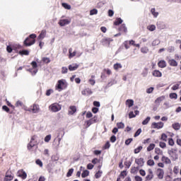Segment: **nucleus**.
I'll list each match as a JSON object with an SVG mask.
<instances>
[{
    "label": "nucleus",
    "instance_id": "0e129e2a",
    "mask_svg": "<svg viewBox=\"0 0 181 181\" xmlns=\"http://www.w3.org/2000/svg\"><path fill=\"white\" fill-rule=\"evenodd\" d=\"M31 66L33 69H37V62H36V61H33L31 62Z\"/></svg>",
    "mask_w": 181,
    "mask_h": 181
},
{
    "label": "nucleus",
    "instance_id": "69168bd1",
    "mask_svg": "<svg viewBox=\"0 0 181 181\" xmlns=\"http://www.w3.org/2000/svg\"><path fill=\"white\" fill-rule=\"evenodd\" d=\"M16 107H23V103H22L21 100H18L16 103Z\"/></svg>",
    "mask_w": 181,
    "mask_h": 181
},
{
    "label": "nucleus",
    "instance_id": "de8ad7c7",
    "mask_svg": "<svg viewBox=\"0 0 181 181\" xmlns=\"http://www.w3.org/2000/svg\"><path fill=\"white\" fill-rule=\"evenodd\" d=\"M62 6L65 9H71V6H70V4H69L67 3H62Z\"/></svg>",
    "mask_w": 181,
    "mask_h": 181
},
{
    "label": "nucleus",
    "instance_id": "393cba45",
    "mask_svg": "<svg viewBox=\"0 0 181 181\" xmlns=\"http://www.w3.org/2000/svg\"><path fill=\"white\" fill-rule=\"evenodd\" d=\"M6 50H7L8 53H12V52H13V50H15V52H16V49H15V46L12 47L11 45H7Z\"/></svg>",
    "mask_w": 181,
    "mask_h": 181
},
{
    "label": "nucleus",
    "instance_id": "20e7f679",
    "mask_svg": "<svg viewBox=\"0 0 181 181\" xmlns=\"http://www.w3.org/2000/svg\"><path fill=\"white\" fill-rule=\"evenodd\" d=\"M49 110L52 111V112H57L62 110V107L57 103H53L49 106Z\"/></svg>",
    "mask_w": 181,
    "mask_h": 181
},
{
    "label": "nucleus",
    "instance_id": "0eeeda50",
    "mask_svg": "<svg viewBox=\"0 0 181 181\" xmlns=\"http://www.w3.org/2000/svg\"><path fill=\"white\" fill-rule=\"evenodd\" d=\"M13 180V175L9 174V170H7L4 178V181H12Z\"/></svg>",
    "mask_w": 181,
    "mask_h": 181
},
{
    "label": "nucleus",
    "instance_id": "a211bd4d",
    "mask_svg": "<svg viewBox=\"0 0 181 181\" xmlns=\"http://www.w3.org/2000/svg\"><path fill=\"white\" fill-rule=\"evenodd\" d=\"M18 54L21 56H29V50L28 49H23L18 52Z\"/></svg>",
    "mask_w": 181,
    "mask_h": 181
},
{
    "label": "nucleus",
    "instance_id": "4468645a",
    "mask_svg": "<svg viewBox=\"0 0 181 181\" xmlns=\"http://www.w3.org/2000/svg\"><path fill=\"white\" fill-rule=\"evenodd\" d=\"M77 111V107L76 106H70L69 107V114L70 115H73L75 114V112Z\"/></svg>",
    "mask_w": 181,
    "mask_h": 181
},
{
    "label": "nucleus",
    "instance_id": "9b49d317",
    "mask_svg": "<svg viewBox=\"0 0 181 181\" xmlns=\"http://www.w3.org/2000/svg\"><path fill=\"white\" fill-rule=\"evenodd\" d=\"M135 163L142 168L144 165H145V160H144V158H136L135 159Z\"/></svg>",
    "mask_w": 181,
    "mask_h": 181
},
{
    "label": "nucleus",
    "instance_id": "f03ea898",
    "mask_svg": "<svg viewBox=\"0 0 181 181\" xmlns=\"http://www.w3.org/2000/svg\"><path fill=\"white\" fill-rule=\"evenodd\" d=\"M67 82L64 79L59 80L56 85V90L58 91H62V90H66L67 88Z\"/></svg>",
    "mask_w": 181,
    "mask_h": 181
},
{
    "label": "nucleus",
    "instance_id": "a878e982",
    "mask_svg": "<svg viewBox=\"0 0 181 181\" xmlns=\"http://www.w3.org/2000/svg\"><path fill=\"white\" fill-rule=\"evenodd\" d=\"M89 175H90V171H88V170H84L81 173V177L84 179L87 177V176H88Z\"/></svg>",
    "mask_w": 181,
    "mask_h": 181
},
{
    "label": "nucleus",
    "instance_id": "774afa93",
    "mask_svg": "<svg viewBox=\"0 0 181 181\" xmlns=\"http://www.w3.org/2000/svg\"><path fill=\"white\" fill-rule=\"evenodd\" d=\"M134 180H135L136 181H142V178H141V177L139 176V175H136V176L134 177Z\"/></svg>",
    "mask_w": 181,
    "mask_h": 181
},
{
    "label": "nucleus",
    "instance_id": "72a5a7b5",
    "mask_svg": "<svg viewBox=\"0 0 181 181\" xmlns=\"http://www.w3.org/2000/svg\"><path fill=\"white\" fill-rule=\"evenodd\" d=\"M147 29L150 32H153L154 30H156V26H155V25H150L147 26Z\"/></svg>",
    "mask_w": 181,
    "mask_h": 181
},
{
    "label": "nucleus",
    "instance_id": "2f4dec72",
    "mask_svg": "<svg viewBox=\"0 0 181 181\" xmlns=\"http://www.w3.org/2000/svg\"><path fill=\"white\" fill-rule=\"evenodd\" d=\"M163 100H165V96H160L158 97L156 100L155 103L156 104H160V103H162V101H163Z\"/></svg>",
    "mask_w": 181,
    "mask_h": 181
},
{
    "label": "nucleus",
    "instance_id": "b1692460",
    "mask_svg": "<svg viewBox=\"0 0 181 181\" xmlns=\"http://www.w3.org/2000/svg\"><path fill=\"white\" fill-rule=\"evenodd\" d=\"M162 161L165 162V163H167L168 165H170V163H172V161L170 159L165 156L162 157Z\"/></svg>",
    "mask_w": 181,
    "mask_h": 181
},
{
    "label": "nucleus",
    "instance_id": "c9c22d12",
    "mask_svg": "<svg viewBox=\"0 0 181 181\" xmlns=\"http://www.w3.org/2000/svg\"><path fill=\"white\" fill-rule=\"evenodd\" d=\"M127 175H128V173H127V170H124L120 173L119 177H122V179H125V176H127Z\"/></svg>",
    "mask_w": 181,
    "mask_h": 181
},
{
    "label": "nucleus",
    "instance_id": "412c9836",
    "mask_svg": "<svg viewBox=\"0 0 181 181\" xmlns=\"http://www.w3.org/2000/svg\"><path fill=\"white\" fill-rule=\"evenodd\" d=\"M172 127L175 131H179V129H180V124L179 122H175L172 124Z\"/></svg>",
    "mask_w": 181,
    "mask_h": 181
},
{
    "label": "nucleus",
    "instance_id": "dca6fc26",
    "mask_svg": "<svg viewBox=\"0 0 181 181\" xmlns=\"http://www.w3.org/2000/svg\"><path fill=\"white\" fill-rule=\"evenodd\" d=\"M119 32H124V33H127L128 32V29L127 28V26L125 24H122L120 27L119 28Z\"/></svg>",
    "mask_w": 181,
    "mask_h": 181
},
{
    "label": "nucleus",
    "instance_id": "ddd939ff",
    "mask_svg": "<svg viewBox=\"0 0 181 181\" xmlns=\"http://www.w3.org/2000/svg\"><path fill=\"white\" fill-rule=\"evenodd\" d=\"M40 110V108L39 107V105L34 104L32 107V112H33V114H37V112H39Z\"/></svg>",
    "mask_w": 181,
    "mask_h": 181
},
{
    "label": "nucleus",
    "instance_id": "4d7b16f0",
    "mask_svg": "<svg viewBox=\"0 0 181 181\" xmlns=\"http://www.w3.org/2000/svg\"><path fill=\"white\" fill-rule=\"evenodd\" d=\"M167 51L168 52V53H173V52H175V47L173 46H170L168 47Z\"/></svg>",
    "mask_w": 181,
    "mask_h": 181
},
{
    "label": "nucleus",
    "instance_id": "3c124183",
    "mask_svg": "<svg viewBox=\"0 0 181 181\" xmlns=\"http://www.w3.org/2000/svg\"><path fill=\"white\" fill-rule=\"evenodd\" d=\"M160 40H154L151 43L152 46H158V45H160Z\"/></svg>",
    "mask_w": 181,
    "mask_h": 181
},
{
    "label": "nucleus",
    "instance_id": "e433bc0d",
    "mask_svg": "<svg viewBox=\"0 0 181 181\" xmlns=\"http://www.w3.org/2000/svg\"><path fill=\"white\" fill-rule=\"evenodd\" d=\"M2 110H3V111H5L6 112H8L9 114H12V112H11V110L6 105H3L2 106Z\"/></svg>",
    "mask_w": 181,
    "mask_h": 181
},
{
    "label": "nucleus",
    "instance_id": "864d4df0",
    "mask_svg": "<svg viewBox=\"0 0 181 181\" xmlns=\"http://www.w3.org/2000/svg\"><path fill=\"white\" fill-rule=\"evenodd\" d=\"M97 13H98V10H97L96 8H93V9L90 10V16L97 15Z\"/></svg>",
    "mask_w": 181,
    "mask_h": 181
},
{
    "label": "nucleus",
    "instance_id": "5fc2aeb1",
    "mask_svg": "<svg viewBox=\"0 0 181 181\" xmlns=\"http://www.w3.org/2000/svg\"><path fill=\"white\" fill-rule=\"evenodd\" d=\"M155 152L157 155H163V151H162V150H160V148H156Z\"/></svg>",
    "mask_w": 181,
    "mask_h": 181
},
{
    "label": "nucleus",
    "instance_id": "37998d69",
    "mask_svg": "<svg viewBox=\"0 0 181 181\" xmlns=\"http://www.w3.org/2000/svg\"><path fill=\"white\" fill-rule=\"evenodd\" d=\"M69 71V69L66 66H62V74H67Z\"/></svg>",
    "mask_w": 181,
    "mask_h": 181
},
{
    "label": "nucleus",
    "instance_id": "e2e57ef3",
    "mask_svg": "<svg viewBox=\"0 0 181 181\" xmlns=\"http://www.w3.org/2000/svg\"><path fill=\"white\" fill-rule=\"evenodd\" d=\"M42 62L44 63H46L47 64H49V63H50V59L47 58V57H43L42 58Z\"/></svg>",
    "mask_w": 181,
    "mask_h": 181
},
{
    "label": "nucleus",
    "instance_id": "58836bf2",
    "mask_svg": "<svg viewBox=\"0 0 181 181\" xmlns=\"http://www.w3.org/2000/svg\"><path fill=\"white\" fill-rule=\"evenodd\" d=\"M151 121V117H147L143 122L142 125H148L149 122Z\"/></svg>",
    "mask_w": 181,
    "mask_h": 181
},
{
    "label": "nucleus",
    "instance_id": "a19ab883",
    "mask_svg": "<svg viewBox=\"0 0 181 181\" xmlns=\"http://www.w3.org/2000/svg\"><path fill=\"white\" fill-rule=\"evenodd\" d=\"M142 132V129L139 128L136 130V132L134 133V138H136V136H139L141 135V133Z\"/></svg>",
    "mask_w": 181,
    "mask_h": 181
},
{
    "label": "nucleus",
    "instance_id": "bf43d9fd",
    "mask_svg": "<svg viewBox=\"0 0 181 181\" xmlns=\"http://www.w3.org/2000/svg\"><path fill=\"white\" fill-rule=\"evenodd\" d=\"M131 165H132V160L131 161L124 162V165L127 167V169H129V168H131Z\"/></svg>",
    "mask_w": 181,
    "mask_h": 181
},
{
    "label": "nucleus",
    "instance_id": "f8f14e48",
    "mask_svg": "<svg viewBox=\"0 0 181 181\" xmlns=\"http://www.w3.org/2000/svg\"><path fill=\"white\" fill-rule=\"evenodd\" d=\"M68 69L69 71H75V70H77L78 69V64H70L69 65Z\"/></svg>",
    "mask_w": 181,
    "mask_h": 181
},
{
    "label": "nucleus",
    "instance_id": "f704fd0d",
    "mask_svg": "<svg viewBox=\"0 0 181 181\" xmlns=\"http://www.w3.org/2000/svg\"><path fill=\"white\" fill-rule=\"evenodd\" d=\"M155 144H150V145L147 147V151L151 152V151H153L155 149Z\"/></svg>",
    "mask_w": 181,
    "mask_h": 181
},
{
    "label": "nucleus",
    "instance_id": "4be33fe9",
    "mask_svg": "<svg viewBox=\"0 0 181 181\" xmlns=\"http://www.w3.org/2000/svg\"><path fill=\"white\" fill-rule=\"evenodd\" d=\"M168 63H169L170 66H172L173 67H177V62H176V60H175V59H170L168 61Z\"/></svg>",
    "mask_w": 181,
    "mask_h": 181
},
{
    "label": "nucleus",
    "instance_id": "f3484780",
    "mask_svg": "<svg viewBox=\"0 0 181 181\" xmlns=\"http://www.w3.org/2000/svg\"><path fill=\"white\" fill-rule=\"evenodd\" d=\"M152 74L154 77H162V72H160L159 70H154L152 72Z\"/></svg>",
    "mask_w": 181,
    "mask_h": 181
},
{
    "label": "nucleus",
    "instance_id": "8fccbe9b",
    "mask_svg": "<svg viewBox=\"0 0 181 181\" xmlns=\"http://www.w3.org/2000/svg\"><path fill=\"white\" fill-rule=\"evenodd\" d=\"M143 147L142 146H138L136 148L134 149V153H139V152H141V151H142Z\"/></svg>",
    "mask_w": 181,
    "mask_h": 181
},
{
    "label": "nucleus",
    "instance_id": "2eb2a0df",
    "mask_svg": "<svg viewBox=\"0 0 181 181\" xmlns=\"http://www.w3.org/2000/svg\"><path fill=\"white\" fill-rule=\"evenodd\" d=\"M46 37V30H42L40 34L38 35L37 39L38 40H43Z\"/></svg>",
    "mask_w": 181,
    "mask_h": 181
},
{
    "label": "nucleus",
    "instance_id": "6e6552de",
    "mask_svg": "<svg viewBox=\"0 0 181 181\" xmlns=\"http://www.w3.org/2000/svg\"><path fill=\"white\" fill-rule=\"evenodd\" d=\"M71 21L69 19H62L59 21V26H66V25H69L71 23Z\"/></svg>",
    "mask_w": 181,
    "mask_h": 181
},
{
    "label": "nucleus",
    "instance_id": "c03bdc74",
    "mask_svg": "<svg viewBox=\"0 0 181 181\" xmlns=\"http://www.w3.org/2000/svg\"><path fill=\"white\" fill-rule=\"evenodd\" d=\"M148 166H154L155 165V161L152 159H149L147 161Z\"/></svg>",
    "mask_w": 181,
    "mask_h": 181
},
{
    "label": "nucleus",
    "instance_id": "338daca9",
    "mask_svg": "<svg viewBox=\"0 0 181 181\" xmlns=\"http://www.w3.org/2000/svg\"><path fill=\"white\" fill-rule=\"evenodd\" d=\"M110 142H112V144H114V142H115V141H117V136H115V135H112L110 139Z\"/></svg>",
    "mask_w": 181,
    "mask_h": 181
},
{
    "label": "nucleus",
    "instance_id": "09e8293b",
    "mask_svg": "<svg viewBox=\"0 0 181 181\" xmlns=\"http://www.w3.org/2000/svg\"><path fill=\"white\" fill-rule=\"evenodd\" d=\"M51 139H52V134H48L45 137L44 141L45 142H49Z\"/></svg>",
    "mask_w": 181,
    "mask_h": 181
},
{
    "label": "nucleus",
    "instance_id": "4c0bfd02",
    "mask_svg": "<svg viewBox=\"0 0 181 181\" xmlns=\"http://www.w3.org/2000/svg\"><path fill=\"white\" fill-rule=\"evenodd\" d=\"M73 172H74V168H70L66 173V177H71L73 175Z\"/></svg>",
    "mask_w": 181,
    "mask_h": 181
},
{
    "label": "nucleus",
    "instance_id": "9d476101",
    "mask_svg": "<svg viewBox=\"0 0 181 181\" xmlns=\"http://www.w3.org/2000/svg\"><path fill=\"white\" fill-rule=\"evenodd\" d=\"M165 175V171L163 169L158 168L157 169V176L158 179H163V176Z\"/></svg>",
    "mask_w": 181,
    "mask_h": 181
},
{
    "label": "nucleus",
    "instance_id": "1a4fd4ad",
    "mask_svg": "<svg viewBox=\"0 0 181 181\" xmlns=\"http://www.w3.org/2000/svg\"><path fill=\"white\" fill-rule=\"evenodd\" d=\"M18 177H21L23 180H25L26 177H28V174H26V172L23 171V170L18 171L17 173Z\"/></svg>",
    "mask_w": 181,
    "mask_h": 181
},
{
    "label": "nucleus",
    "instance_id": "7c9ffc66",
    "mask_svg": "<svg viewBox=\"0 0 181 181\" xmlns=\"http://www.w3.org/2000/svg\"><path fill=\"white\" fill-rule=\"evenodd\" d=\"M102 40L103 41V43H106V45H110V43L112 42V39L110 37L103 38Z\"/></svg>",
    "mask_w": 181,
    "mask_h": 181
},
{
    "label": "nucleus",
    "instance_id": "13d9d810",
    "mask_svg": "<svg viewBox=\"0 0 181 181\" xmlns=\"http://www.w3.org/2000/svg\"><path fill=\"white\" fill-rule=\"evenodd\" d=\"M141 76H143V77H146V76H148V68H145L142 73H141Z\"/></svg>",
    "mask_w": 181,
    "mask_h": 181
},
{
    "label": "nucleus",
    "instance_id": "7ed1b4c3",
    "mask_svg": "<svg viewBox=\"0 0 181 181\" xmlns=\"http://www.w3.org/2000/svg\"><path fill=\"white\" fill-rule=\"evenodd\" d=\"M36 138H37V136L36 135H34L31 137L30 142L27 145V149H28V151H31L32 148H35V146L37 148V145H39V142H37V140H36Z\"/></svg>",
    "mask_w": 181,
    "mask_h": 181
},
{
    "label": "nucleus",
    "instance_id": "473e14b6",
    "mask_svg": "<svg viewBox=\"0 0 181 181\" xmlns=\"http://www.w3.org/2000/svg\"><path fill=\"white\" fill-rule=\"evenodd\" d=\"M170 98H171V100H177V93H171L169 95Z\"/></svg>",
    "mask_w": 181,
    "mask_h": 181
},
{
    "label": "nucleus",
    "instance_id": "603ef678",
    "mask_svg": "<svg viewBox=\"0 0 181 181\" xmlns=\"http://www.w3.org/2000/svg\"><path fill=\"white\" fill-rule=\"evenodd\" d=\"M35 163L36 165H38V166L40 168H42L43 167V163L42 162V160H40V159H37L35 160Z\"/></svg>",
    "mask_w": 181,
    "mask_h": 181
},
{
    "label": "nucleus",
    "instance_id": "6e6d98bb",
    "mask_svg": "<svg viewBox=\"0 0 181 181\" xmlns=\"http://www.w3.org/2000/svg\"><path fill=\"white\" fill-rule=\"evenodd\" d=\"M160 139H161L162 141H164L165 142H166V141H167V139H168V135H166V134H165V133H163V134H161V138H160Z\"/></svg>",
    "mask_w": 181,
    "mask_h": 181
},
{
    "label": "nucleus",
    "instance_id": "c85d7f7f",
    "mask_svg": "<svg viewBox=\"0 0 181 181\" xmlns=\"http://www.w3.org/2000/svg\"><path fill=\"white\" fill-rule=\"evenodd\" d=\"M117 127L118 129H124V128H125V124H124L122 122H117Z\"/></svg>",
    "mask_w": 181,
    "mask_h": 181
},
{
    "label": "nucleus",
    "instance_id": "bb28decb",
    "mask_svg": "<svg viewBox=\"0 0 181 181\" xmlns=\"http://www.w3.org/2000/svg\"><path fill=\"white\" fill-rule=\"evenodd\" d=\"M151 13L154 18H158V16H159V13L156 12V9H155V8H151Z\"/></svg>",
    "mask_w": 181,
    "mask_h": 181
},
{
    "label": "nucleus",
    "instance_id": "423d86ee",
    "mask_svg": "<svg viewBox=\"0 0 181 181\" xmlns=\"http://www.w3.org/2000/svg\"><path fill=\"white\" fill-rule=\"evenodd\" d=\"M95 122H97V117H93V118H91L89 120H87L86 122V128H88L90 126L93 125V124H95Z\"/></svg>",
    "mask_w": 181,
    "mask_h": 181
},
{
    "label": "nucleus",
    "instance_id": "5701e85b",
    "mask_svg": "<svg viewBox=\"0 0 181 181\" xmlns=\"http://www.w3.org/2000/svg\"><path fill=\"white\" fill-rule=\"evenodd\" d=\"M126 105H128L129 108H131L134 105V100L132 99H127L126 100Z\"/></svg>",
    "mask_w": 181,
    "mask_h": 181
},
{
    "label": "nucleus",
    "instance_id": "39448f33",
    "mask_svg": "<svg viewBox=\"0 0 181 181\" xmlns=\"http://www.w3.org/2000/svg\"><path fill=\"white\" fill-rule=\"evenodd\" d=\"M164 124L162 122H153L151 124V127L154 129H161L163 127Z\"/></svg>",
    "mask_w": 181,
    "mask_h": 181
},
{
    "label": "nucleus",
    "instance_id": "49530a36",
    "mask_svg": "<svg viewBox=\"0 0 181 181\" xmlns=\"http://www.w3.org/2000/svg\"><path fill=\"white\" fill-rule=\"evenodd\" d=\"M132 141H134V139L132 138L127 139V140H125L124 144L125 145H127V146H128L131 144V142H132Z\"/></svg>",
    "mask_w": 181,
    "mask_h": 181
},
{
    "label": "nucleus",
    "instance_id": "052dcab7",
    "mask_svg": "<svg viewBox=\"0 0 181 181\" xmlns=\"http://www.w3.org/2000/svg\"><path fill=\"white\" fill-rule=\"evenodd\" d=\"M168 145H170V146H173V145H175V141H173V138L168 139Z\"/></svg>",
    "mask_w": 181,
    "mask_h": 181
},
{
    "label": "nucleus",
    "instance_id": "680f3d73",
    "mask_svg": "<svg viewBox=\"0 0 181 181\" xmlns=\"http://www.w3.org/2000/svg\"><path fill=\"white\" fill-rule=\"evenodd\" d=\"M141 53L146 54V53H148V52H149V49H148V47H144L141 48Z\"/></svg>",
    "mask_w": 181,
    "mask_h": 181
},
{
    "label": "nucleus",
    "instance_id": "6ab92c4d",
    "mask_svg": "<svg viewBox=\"0 0 181 181\" xmlns=\"http://www.w3.org/2000/svg\"><path fill=\"white\" fill-rule=\"evenodd\" d=\"M158 67H160V69H165L166 67V62L165 60H160L158 63Z\"/></svg>",
    "mask_w": 181,
    "mask_h": 181
},
{
    "label": "nucleus",
    "instance_id": "a18cd8bd",
    "mask_svg": "<svg viewBox=\"0 0 181 181\" xmlns=\"http://www.w3.org/2000/svg\"><path fill=\"white\" fill-rule=\"evenodd\" d=\"M115 70H118V69H122V65L119 63H116L114 64Z\"/></svg>",
    "mask_w": 181,
    "mask_h": 181
},
{
    "label": "nucleus",
    "instance_id": "aec40b11",
    "mask_svg": "<svg viewBox=\"0 0 181 181\" xmlns=\"http://www.w3.org/2000/svg\"><path fill=\"white\" fill-rule=\"evenodd\" d=\"M122 22H124V21H122V18H117L115 21L114 22V25L115 26H118V25H121L122 23Z\"/></svg>",
    "mask_w": 181,
    "mask_h": 181
},
{
    "label": "nucleus",
    "instance_id": "f257e3e1",
    "mask_svg": "<svg viewBox=\"0 0 181 181\" xmlns=\"http://www.w3.org/2000/svg\"><path fill=\"white\" fill-rule=\"evenodd\" d=\"M36 34H31L23 41V46L25 47H30V46H33L36 43Z\"/></svg>",
    "mask_w": 181,
    "mask_h": 181
},
{
    "label": "nucleus",
    "instance_id": "cd10ccee",
    "mask_svg": "<svg viewBox=\"0 0 181 181\" xmlns=\"http://www.w3.org/2000/svg\"><path fill=\"white\" fill-rule=\"evenodd\" d=\"M73 52V49L72 48H69V59H72V57H74V56H76V51H74L73 52Z\"/></svg>",
    "mask_w": 181,
    "mask_h": 181
},
{
    "label": "nucleus",
    "instance_id": "ea45409f",
    "mask_svg": "<svg viewBox=\"0 0 181 181\" xmlns=\"http://www.w3.org/2000/svg\"><path fill=\"white\" fill-rule=\"evenodd\" d=\"M170 157L172 158L173 161L177 160V159H179V155H177V153H176L172 154Z\"/></svg>",
    "mask_w": 181,
    "mask_h": 181
},
{
    "label": "nucleus",
    "instance_id": "79ce46f5",
    "mask_svg": "<svg viewBox=\"0 0 181 181\" xmlns=\"http://www.w3.org/2000/svg\"><path fill=\"white\" fill-rule=\"evenodd\" d=\"M101 175H103V171L98 170L95 174V179H100L101 177Z\"/></svg>",
    "mask_w": 181,
    "mask_h": 181
},
{
    "label": "nucleus",
    "instance_id": "c756f323",
    "mask_svg": "<svg viewBox=\"0 0 181 181\" xmlns=\"http://www.w3.org/2000/svg\"><path fill=\"white\" fill-rule=\"evenodd\" d=\"M157 26L158 29H165V28H166V25H165L163 22H160V21L157 23Z\"/></svg>",
    "mask_w": 181,
    "mask_h": 181
}]
</instances>
